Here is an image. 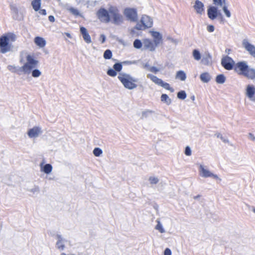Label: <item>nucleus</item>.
Returning a JSON list of instances; mask_svg holds the SVG:
<instances>
[{"mask_svg": "<svg viewBox=\"0 0 255 255\" xmlns=\"http://www.w3.org/2000/svg\"><path fill=\"white\" fill-rule=\"evenodd\" d=\"M107 74L111 77H115L117 75V72L114 69L110 68L107 71Z\"/></svg>", "mask_w": 255, "mask_h": 255, "instance_id": "39", "label": "nucleus"}, {"mask_svg": "<svg viewBox=\"0 0 255 255\" xmlns=\"http://www.w3.org/2000/svg\"><path fill=\"white\" fill-rule=\"evenodd\" d=\"M221 8L225 16L227 18H230L232 17V13L228 7V3Z\"/></svg>", "mask_w": 255, "mask_h": 255, "instance_id": "26", "label": "nucleus"}, {"mask_svg": "<svg viewBox=\"0 0 255 255\" xmlns=\"http://www.w3.org/2000/svg\"><path fill=\"white\" fill-rule=\"evenodd\" d=\"M32 6L34 10L38 11L39 14L45 15L46 12L45 9H40L41 0H33L31 2Z\"/></svg>", "mask_w": 255, "mask_h": 255, "instance_id": "21", "label": "nucleus"}, {"mask_svg": "<svg viewBox=\"0 0 255 255\" xmlns=\"http://www.w3.org/2000/svg\"><path fill=\"white\" fill-rule=\"evenodd\" d=\"M199 175L202 178H211L218 183L222 181L219 175L210 171L207 166L202 164L199 165Z\"/></svg>", "mask_w": 255, "mask_h": 255, "instance_id": "7", "label": "nucleus"}, {"mask_svg": "<svg viewBox=\"0 0 255 255\" xmlns=\"http://www.w3.org/2000/svg\"><path fill=\"white\" fill-rule=\"evenodd\" d=\"M217 137L219 139H220L221 140H222L224 142H228V140L223 136V135L221 134H218L217 135Z\"/></svg>", "mask_w": 255, "mask_h": 255, "instance_id": "47", "label": "nucleus"}, {"mask_svg": "<svg viewBox=\"0 0 255 255\" xmlns=\"http://www.w3.org/2000/svg\"><path fill=\"white\" fill-rule=\"evenodd\" d=\"M33 43L38 49L44 48L47 44L46 39L39 36H35L33 38Z\"/></svg>", "mask_w": 255, "mask_h": 255, "instance_id": "19", "label": "nucleus"}, {"mask_svg": "<svg viewBox=\"0 0 255 255\" xmlns=\"http://www.w3.org/2000/svg\"><path fill=\"white\" fill-rule=\"evenodd\" d=\"M49 20L51 22H54L55 20V18L52 15H50L48 17Z\"/></svg>", "mask_w": 255, "mask_h": 255, "instance_id": "52", "label": "nucleus"}, {"mask_svg": "<svg viewBox=\"0 0 255 255\" xmlns=\"http://www.w3.org/2000/svg\"><path fill=\"white\" fill-rule=\"evenodd\" d=\"M207 15L211 20H214L218 18L223 19L220 10L215 6L212 5L209 7L207 10Z\"/></svg>", "mask_w": 255, "mask_h": 255, "instance_id": "13", "label": "nucleus"}, {"mask_svg": "<svg viewBox=\"0 0 255 255\" xmlns=\"http://www.w3.org/2000/svg\"><path fill=\"white\" fill-rule=\"evenodd\" d=\"M148 32L153 38L152 41L157 46H158L160 44H162L163 35L161 32L154 28L150 29Z\"/></svg>", "mask_w": 255, "mask_h": 255, "instance_id": "12", "label": "nucleus"}, {"mask_svg": "<svg viewBox=\"0 0 255 255\" xmlns=\"http://www.w3.org/2000/svg\"><path fill=\"white\" fill-rule=\"evenodd\" d=\"M64 8L73 15H79L80 14L79 11L76 8L69 7L68 5H64Z\"/></svg>", "mask_w": 255, "mask_h": 255, "instance_id": "31", "label": "nucleus"}, {"mask_svg": "<svg viewBox=\"0 0 255 255\" xmlns=\"http://www.w3.org/2000/svg\"><path fill=\"white\" fill-rule=\"evenodd\" d=\"M245 97L252 102L255 100V85L253 84H247L244 90Z\"/></svg>", "mask_w": 255, "mask_h": 255, "instance_id": "11", "label": "nucleus"}, {"mask_svg": "<svg viewBox=\"0 0 255 255\" xmlns=\"http://www.w3.org/2000/svg\"><path fill=\"white\" fill-rule=\"evenodd\" d=\"M234 70L238 74L248 79L255 80V69L250 68L246 61H240L235 64Z\"/></svg>", "mask_w": 255, "mask_h": 255, "instance_id": "4", "label": "nucleus"}, {"mask_svg": "<svg viewBox=\"0 0 255 255\" xmlns=\"http://www.w3.org/2000/svg\"><path fill=\"white\" fill-rule=\"evenodd\" d=\"M191 99H192L193 101H194V100H195V97H194V96H192V97H191Z\"/></svg>", "mask_w": 255, "mask_h": 255, "instance_id": "56", "label": "nucleus"}, {"mask_svg": "<svg viewBox=\"0 0 255 255\" xmlns=\"http://www.w3.org/2000/svg\"><path fill=\"white\" fill-rule=\"evenodd\" d=\"M161 101L167 105H169L171 103V100L169 98L168 95L165 94L161 95Z\"/></svg>", "mask_w": 255, "mask_h": 255, "instance_id": "32", "label": "nucleus"}, {"mask_svg": "<svg viewBox=\"0 0 255 255\" xmlns=\"http://www.w3.org/2000/svg\"><path fill=\"white\" fill-rule=\"evenodd\" d=\"M202 63L203 64L209 65L212 62V56L209 52H206L201 59Z\"/></svg>", "mask_w": 255, "mask_h": 255, "instance_id": "23", "label": "nucleus"}, {"mask_svg": "<svg viewBox=\"0 0 255 255\" xmlns=\"http://www.w3.org/2000/svg\"><path fill=\"white\" fill-rule=\"evenodd\" d=\"M242 45L251 55L255 58V46L248 39H243L242 42Z\"/></svg>", "mask_w": 255, "mask_h": 255, "instance_id": "14", "label": "nucleus"}, {"mask_svg": "<svg viewBox=\"0 0 255 255\" xmlns=\"http://www.w3.org/2000/svg\"><path fill=\"white\" fill-rule=\"evenodd\" d=\"M29 191L33 193H37L39 191V188L38 186H35L33 188L29 189Z\"/></svg>", "mask_w": 255, "mask_h": 255, "instance_id": "45", "label": "nucleus"}, {"mask_svg": "<svg viewBox=\"0 0 255 255\" xmlns=\"http://www.w3.org/2000/svg\"><path fill=\"white\" fill-rule=\"evenodd\" d=\"M113 68L116 72H120L122 70L123 66L121 63H116L114 65Z\"/></svg>", "mask_w": 255, "mask_h": 255, "instance_id": "40", "label": "nucleus"}, {"mask_svg": "<svg viewBox=\"0 0 255 255\" xmlns=\"http://www.w3.org/2000/svg\"><path fill=\"white\" fill-rule=\"evenodd\" d=\"M163 255H172V251L169 248H166L163 252Z\"/></svg>", "mask_w": 255, "mask_h": 255, "instance_id": "44", "label": "nucleus"}, {"mask_svg": "<svg viewBox=\"0 0 255 255\" xmlns=\"http://www.w3.org/2000/svg\"><path fill=\"white\" fill-rule=\"evenodd\" d=\"M123 12L125 18L130 22H135L138 19L137 11L135 8L126 7Z\"/></svg>", "mask_w": 255, "mask_h": 255, "instance_id": "9", "label": "nucleus"}, {"mask_svg": "<svg viewBox=\"0 0 255 255\" xmlns=\"http://www.w3.org/2000/svg\"><path fill=\"white\" fill-rule=\"evenodd\" d=\"M94 155L96 157H100L103 154V150L99 147H96L93 151Z\"/></svg>", "mask_w": 255, "mask_h": 255, "instance_id": "35", "label": "nucleus"}, {"mask_svg": "<svg viewBox=\"0 0 255 255\" xmlns=\"http://www.w3.org/2000/svg\"><path fill=\"white\" fill-rule=\"evenodd\" d=\"M207 30L209 32H213L215 30V27L213 25H208L207 26Z\"/></svg>", "mask_w": 255, "mask_h": 255, "instance_id": "46", "label": "nucleus"}, {"mask_svg": "<svg viewBox=\"0 0 255 255\" xmlns=\"http://www.w3.org/2000/svg\"><path fill=\"white\" fill-rule=\"evenodd\" d=\"M156 225L154 229L160 233H164L167 230H170L173 224L172 220L169 217L163 216L156 220Z\"/></svg>", "mask_w": 255, "mask_h": 255, "instance_id": "5", "label": "nucleus"}, {"mask_svg": "<svg viewBox=\"0 0 255 255\" xmlns=\"http://www.w3.org/2000/svg\"><path fill=\"white\" fill-rule=\"evenodd\" d=\"M64 240H57L56 244V247L60 251H63L65 249V245L63 243Z\"/></svg>", "mask_w": 255, "mask_h": 255, "instance_id": "34", "label": "nucleus"}, {"mask_svg": "<svg viewBox=\"0 0 255 255\" xmlns=\"http://www.w3.org/2000/svg\"><path fill=\"white\" fill-rule=\"evenodd\" d=\"M212 77L208 72L202 73L200 75V80L204 83H208L211 79Z\"/></svg>", "mask_w": 255, "mask_h": 255, "instance_id": "24", "label": "nucleus"}, {"mask_svg": "<svg viewBox=\"0 0 255 255\" xmlns=\"http://www.w3.org/2000/svg\"><path fill=\"white\" fill-rule=\"evenodd\" d=\"M18 60L21 66L10 65L7 66V69L12 73H21L35 79L43 76V72L40 67V60L34 57L33 53L22 51L19 53Z\"/></svg>", "mask_w": 255, "mask_h": 255, "instance_id": "1", "label": "nucleus"}, {"mask_svg": "<svg viewBox=\"0 0 255 255\" xmlns=\"http://www.w3.org/2000/svg\"><path fill=\"white\" fill-rule=\"evenodd\" d=\"M77 4H80L83 3L84 0H76Z\"/></svg>", "mask_w": 255, "mask_h": 255, "instance_id": "53", "label": "nucleus"}, {"mask_svg": "<svg viewBox=\"0 0 255 255\" xmlns=\"http://www.w3.org/2000/svg\"><path fill=\"white\" fill-rule=\"evenodd\" d=\"M214 6L222 7L228 4L227 0H212Z\"/></svg>", "mask_w": 255, "mask_h": 255, "instance_id": "27", "label": "nucleus"}, {"mask_svg": "<svg viewBox=\"0 0 255 255\" xmlns=\"http://www.w3.org/2000/svg\"><path fill=\"white\" fill-rule=\"evenodd\" d=\"M42 133V130L40 127L35 126L30 128L27 131V135L30 138H35L38 137Z\"/></svg>", "mask_w": 255, "mask_h": 255, "instance_id": "17", "label": "nucleus"}, {"mask_svg": "<svg viewBox=\"0 0 255 255\" xmlns=\"http://www.w3.org/2000/svg\"><path fill=\"white\" fill-rule=\"evenodd\" d=\"M143 46L142 41L139 39H136L133 42V47L136 49H140Z\"/></svg>", "mask_w": 255, "mask_h": 255, "instance_id": "36", "label": "nucleus"}, {"mask_svg": "<svg viewBox=\"0 0 255 255\" xmlns=\"http://www.w3.org/2000/svg\"><path fill=\"white\" fill-rule=\"evenodd\" d=\"M147 77L156 85L168 90L171 93L174 91V89L170 87L168 83L164 82L162 79L158 78L157 76L151 74H147Z\"/></svg>", "mask_w": 255, "mask_h": 255, "instance_id": "10", "label": "nucleus"}, {"mask_svg": "<svg viewBox=\"0 0 255 255\" xmlns=\"http://www.w3.org/2000/svg\"><path fill=\"white\" fill-rule=\"evenodd\" d=\"M117 41H118V42L119 43H121L122 44V45H126V42L125 41V40H124L123 39H117Z\"/></svg>", "mask_w": 255, "mask_h": 255, "instance_id": "51", "label": "nucleus"}, {"mask_svg": "<svg viewBox=\"0 0 255 255\" xmlns=\"http://www.w3.org/2000/svg\"><path fill=\"white\" fill-rule=\"evenodd\" d=\"M187 76L186 73L180 70L176 72L175 75V78L178 80H180L182 81H184L186 79Z\"/></svg>", "mask_w": 255, "mask_h": 255, "instance_id": "25", "label": "nucleus"}, {"mask_svg": "<svg viewBox=\"0 0 255 255\" xmlns=\"http://www.w3.org/2000/svg\"><path fill=\"white\" fill-rule=\"evenodd\" d=\"M153 24V19L149 15H142L139 20L136 23L134 28L139 30H144L152 26Z\"/></svg>", "mask_w": 255, "mask_h": 255, "instance_id": "8", "label": "nucleus"}, {"mask_svg": "<svg viewBox=\"0 0 255 255\" xmlns=\"http://www.w3.org/2000/svg\"><path fill=\"white\" fill-rule=\"evenodd\" d=\"M148 180L149 184L151 185H155L157 184L159 181L158 177L157 176L153 175L150 176Z\"/></svg>", "mask_w": 255, "mask_h": 255, "instance_id": "29", "label": "nucleus"}, {"mask_svg": "<svg viewBox=\"0 0 255 255\" xmlns=\"http://www.w3.org/2000/svg\"><path fill=\"white\" fill-rule=\"evenodd\" d=\"M106 40V36L104 34H101L99 38V41L102 43L103 44L105 42Z\"/></svg>", "mask_w": 255, "mask_h": 255, "instance_id": "41", "label": "nucleus"}, {"mask_svg": "<svg viewBox=\"0 0 255 255\" xmlns=\"http://www.w3.org/2000/svg\"><path fill=\"white\" fill-rule=\"evenodd\" d=\"M226 80V78L223 74H220L216 76V82L219 84H224Z\"/></svg>", "mask_w": 255, "mask_h": 255, "instance_id": "30", "label": "nucleus"}, {"mask_svg": "<svg viewBox=\"0 0 255 255\" xmlns=\"http://www.w3.org/2000/svg\"><path fill=\"white\" fill-rule=\"evenodd\" d=\"M20 10L17 8H14L13 9V12L14 13V17L15 19L20 20L23 17V15Z\"/></svg>", "mask_w": 255, "mask_h": 255, "instance_id": "33", "label": "nucleus"}, {"mask_svg": "<svg viewBox=\"0 0 255 255\" xmlns=\"http://www.w3.org/2000/svg\"><path fill=\"white\" fill-rule=\"evenodd\" d=\"M112 56V53L110 50H106L104 53V57L105 59H109Z\"/></svg>", "mask_w": 255, "mask_h": 255, "instance_id": "38", "label": "nucleus"}, {"mask_svg": "<svg viewBox=\"0 0 255 255\" xmlns=\"http://www.w3.org/2000/svg\"><path fill=\"white\" fill-rule=\"evenodd\" d=\"M60 255H71V254H68V255H67V254H66L64 253H62Z\"/></svg>", "mask_w": 255, "mask_h": 255, "instance_id": "54", "label": "nucleus"}, {"mask_svg": "<svg viewBox=\"0 0 255 255\" xmlns=\"http://www.w3.org/2000/svg\"><path fill=\"white\" fill-rule=\"evenodd\" d=\"M17 39L16 35L13 32H6L0 36V53L5 54L13 51L12 43Z\"/></svg>", "mask_w": 255, "mask_h": 255, "instance_id": "3", "label": "nucleus"}, {"mask_svg": "<svg viewBox=\"0 0 255 255\" xmlns=\"http://www.w3.org/2000/svg\"><path fill=\"white\" fill-rule=\"evenodd\" d=\"M80 32L82 35V37L84 41L87 43H90L92 42V40L90 35H89L88 30L86 28L83 26L80 27Z\"/></svg>", "mask_w": 255, "mask_h": 255, "instance_id": "22", "label": "nucleus"}, {"mask_svg": "<svg viewBox=\"0 0 255 255\" xmlns=\"http://www.w3.org/2000/svg\"><path fill=\"white\" fill-rule=\"evenodd\" d=\"M221 63L222 66L227 70L232 69L233 66L235 65L234 61L229 56H225L222 59Z\"/></svg>", "mask_w": 255, "mask_h": 255, "instance_id": "18", "label": "nucleus"}, {"mask_svg": "<svg viewBox=\"0 0 255 255\" xmlns=\"http://www.w3.org/2000/svg\"><path fill=\"white\" fill-rule=\"evenodd\" d=\"M143 47L144 49L153 52L158 47L155 43L149 38H144L142 40Z\"/></svg>", "mask_w": 255, "mask_h": 255, "instance_id": "16", "label": "nucleus"}, {"mask_svg": "<svg viewBox=\"0 0 255 255\" xmlns=\"http://www.w3.org/2000/svg\"><path fill=\"white\" fill-rule=\"evenodd\" d=\"M186 96V93L184 91H181L177 93V98L179 99L184 100Z\"/></svg>", "mask_w": 255, "mask_h": 255, "instance_id": "37", "label": "nucleus"}, {"mask_svg": "<svg viewBox=\"0 0 255 255\" xmlns=\"http://www.w3.org/2000/svg\"><path fill=\"white\" fill-rule=\"evenodd\" d=\"M118 79L124 87L128 90H132L136 88L137 79L129 74L125 73H120L118 77Z\"/></svg>", "mask_w": 255, "mask_h": 255, "instance_id": "6", "label": "nucleus"}, {"mask_svg": "<svg viewBox=\"0 0 255 255\" xmlns=\"http://www.w3.org/2000/svg\"><path fill=\"white\" fill-rule=\"evenodd\" d=\"M192 56L195 60L199 61L201 60L202 56L199 50L198 49H194L192 51Z\"/></svg>", "mask_w": 255, "mask_h": 255, "instance_id": "28", "label": "nucleus"}, {"mask_svg": "<svg viewBox=\"0 0 255 255\" xmlns=\"http://www.w3.org/2000/svg\"><path fill=\"white\" fill-rule=\"evenodd\" d=\"M185 154L187 156H190L192 153L191 148L189 146H186L185 149Z\"/></svg>", "mask_w": 255, "mask_h": 255, "instance_id": "42", "label": "nucleus"}, {"mask_svg": "<svg viewBox=\"0 0 255 255\" xmlns=\"http://www.w3.org/2000/svg\"><path fill=\"white\" fill-rule=\"evenodd\" d=\"M193 8L197 14L202 15L204 13V5L202 2L196 0Z\"/></svg>", "mask_w": 255, "mask_h": 255, "instance_id": "20", "label": "nucleus"}, {"mask_svg": "<svg viewBox=\"0 0 255 255\" xmlns=\"http://www.w3.org/2000/svg\"><path fill=\"white\" fill-rule=\"evenodd\" d=\"M40 171L47 175H50L53 171V166L51 164L46 163L43 160L39 164Z\"/></svg>", "mask_w": 255, "mask_h": 255, "instance_id": "15", "label": "nucleus"}, {"mask_svg": "<svg viewBox=\"0 0 255 255\" xmlns=\"http://www.w3.org/2000/svg\"><path fill=\"white\" fill-rule=\"evenodd\" d=\"M149 71L154 73H157L159 71V69L156 67L151 66L149 68Z\"/></svg>", "mask_w": 255, "mask_h": 255, "instance_id": "43", "label": "nucleus"}, {"mask_svg": "<svg viewBox=\"0 0 255 255\" xmlns=\"http://www.w3.org/2000/svg\"><path fill=\"white\" fill-rule=\"evenodd\" d=\"M167 39L168 40H169V41H170L171 43H173L174 44H176L177 43V41L176 39L172 38L171 37H170V36L167 37Z\"/></svg>", "mask_w": 255, "mask_h": 255, "instance_id": "48", "label": "nucleus"}, {"mask_svg": "<svg viewBox=\"0 0 255 255\" xmlns=\"http://www.w3.org/2000/svg\"><path fill=\"white\" fill-rule=\"evenodd\" d=\"M66 34V35H67L68 37H71V35H70V34L69 33H67Z\"/></svg>", "mask_w": 255, "mask_h": 255, "instance_id": "55", "label": "nucleus"}, {"mask_svg": "<svg viewBox=\"0 0 255 255\" xmlns=\"http://www.w3.org/2000/svg\"><path fill=\"white\" fill-rule=\"evenodd\" d=\"M249 138L252 141L255 140V136L252 133H250L248 134Z\"/></svg>", "mask_w": 255, "mask_h": 255, "instance_id": "50", "label": "nucleus"}, {"mask_svg": "<svg viewBox=\"0 0 255 255\" xmlns=\"http://www.w3.org/2000/svg\"><path fill=\"white\" fill-rule=\"evenodd\" d=\"M142 67L143 68L149 71V68L151 67V66H149L147 63H143L142 64Z\"/></svg>", "mask_w": 255, "mask_h": 255, "instance_id": "49", "label": "nucleus"}, {"mask_svg": "<svg viewBox=\"0 0 255 255\" xmlns=\"http://www.w3.org/2000/svg\"><path fill=\"white\" fill-rule=\"evenodd\" d=\"M97 18L103 23L112 22L115 24H121L124 22V17L120 14L118 8L114 5H109L107 8L101 7L96 12Z\"/></svg>", "mask_w": 255, "mask_h": 255, "instance_id": "2", "label": "nucleus"}]
</instances>
